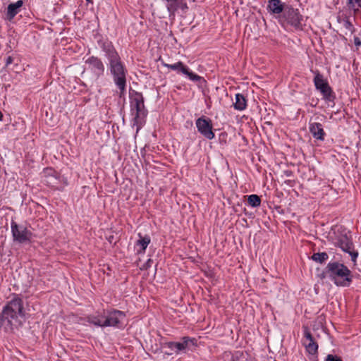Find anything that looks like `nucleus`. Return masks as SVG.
Returning <instances> with one entry per match:
<instances>
[{
	"label": "nucleus",
	"mask_w": 361,
	"mask_h": 361,
	"mask_svg": "<svg viewBox=\"0 0 361 361\" xmlns=\"http://www.w3.org/2000/svg\"><path fill=\"white\" fill-rule=\"evenodd\" d=\"M99 47L104 53L107 60V68L115 85L119 90V97L125 95L126 91L127 68L111 42L100 39L97 42Z\"/></svg>",
	"instance_id": "1"
},
{
	"label": "nucleus",
	"mask_w": 361,
	"mask_h": 361,
	"mask_svg": "<svg viewBox=\"0 0 361 361\" xmlns=\"http://www.w3.org/2000/svg\"><path fill=\"white\" fill-rule=\"evenodd\" d=\"M25 316L22 298L16 294L3 307L0 314V326L6 331H11L21 324V318Z\"/></svg>",
	"instance_id": "2"
},
{
	"label": "nucleus",
	"mask_w": 361,
	"mask_h": 361,
	"mask_svg": "<svg viewBox=\"0 0 361 361\" xmlns=\"http://www.w3.org/2000/svg\"><path fill=\"white\" fill-rule=\"evenodd\" d=\"M324 274L338 287H348L353 279L352 271L343 263L330 262L326 265Z\"/></svg>",
	"instance_id": "3"
},
{
	"label": "nucleus",
	"mask_w": 361,
	"mask_h": 361,
	"mask_svg": "<svg viewBox=\"0 0 361 361\" xmlns=\"http://www.w3.org/2000/svg\"><path fill=\"white\" fill-rule=\"evenodd\" d=\"M130 108L133 125L137 126V131H138L145 123V118L147 114V110L144 104V97L141 92L134 91L130 94Z\"/></svg>",
	"instance_id": "4"
},
{
	"label": "nucleus",
	"mask_w": 361,
	"mask_h": 361,
	"mask_svg": "<svg viewBox=\"0 0 361 361\" xmlns=\"http://www.w3.org/2000/svg\"><path fill=\"white\" fill-rule=\"evenodd\" d=\"M11 229L13 241L18 243H26L32 240L33 233L23 224H18L11 220Z\"/></svg>",
	"instance_id": "5"
},
{
	"label": "nucleus",
	"mask_w": 361,
	"mask_h": 361,
	"mask_svg": "<svg viewBox=\"0 0 361 361\" xmlns=\"http://www.w3.org/2000/svg\"><path fill=\"white\" fill-rule=\"evenodd\" d=\"M103 317L104 327H121V325L126 317V314L118 310H104Z\"/></svg>",
	"instance_id": "6"
},
{
	"label": "nucleus",
	"mask_w": 361,
	"mask_h": 361,
	"mask_svg": "<svg viewBox=\"0 0 361 361\" xmlns=\"http://www.w3.org/2000/svg\"><path fill=\"white\" fill-rule=\"evenodd\" d=\"M283 17L287 23L297 30H302L303 17L298 9L288 7L285 9Z\"/></svg>",
	"instance_id": "7"
},
{
	"label": "nucleus",
	"mask_w": 361,
	"mask_h": 361,
	"mask_svg": "<svg viewBox=\"0 0 361 361\" xmlns=\"http://www.w3.org/2000/svg\"><path fill=\"white\" fill-rule=\"evenodd\" d=\"M198 132L208 140L214 138L215 135L212 130V121L209 118L202 116L195 121Z\"/></svg>",
	"instance_id": "8"
},
{
	"label": "nucleus",
	"mask_w": 361,
	"mask_h": 361,
	"mask_svg": "<svg viewBox=\"0 0 361 361\" xmlns=\"http://www.w3.org/2000/svg\"><path fill=\"white\" fill-rule=\"evenodd\" d=\"M85 63L88 66V69L97 79L104 75L105 67L101 59L92 56L87 59Z\"/></svg>",
	"instance_id": "9"
},
{
	"label": "nucleus",
	"mask_w": 361,
	"mask_h": 361,
	"mask_svg": "<svg viewBox=\"0 0 361 361\" xmlns=\"http://www.w3.org/2000/svg\"><path fill=\"white\" fill-rule=\"evenodd\" d=\"M161 64L162 66L167 67L173 71H177L178 72H180L183 74L186 75L192 81L198 82L203 80L201 76L190 71L188 67L185 66L181 61H178L173 64H169L161 61Z\"/></svg>",
	"instance_id": "10"
},
{
	"label": "nucleus",
	"mask_w": 361,
	"mask_h": 361,
	"mask_svg": "<svg viewBox=\"0 0 361 361\" xmlns=\"http://www.w3.org/2000/svg\"><path fill=\"white\" fill-rule=\"evenodd\" d=\"M338 246L345 252H347L351 257V260L354 265H356L358 252L354 250L352 240L347 236H342L337 242Z\"/></svg>",
	"instance_id": "11"
},
{
	"label": "nucleus",
	"mask_w": 361,
	"mask_h": 361,
	"mask_svg": "<svg viewBox=\"0 0 361 361\" xmlns=\"http://www.w3.org/2000/svg\"><path fill=\"white\" fill-rule=\"evenodd\" d=\"M24 4V0H18L15 3H11L8 5L5 11V19L12 21L15 16L18 14Z\"/></svg>",
	"instance_id": "12"
},
{
	"label": "nucleus",
	"mask_w": 361,
	"mask_h": 361,
	"mask_svg": "<svg viewBox=\"0 0 361 361\" xmlns=\"http://www.w3.org/2000/svg\"><path fill=\"white\" fill-rule=\"evenodd\" d=\"M303 345L309 354L314 355L317 353L318 345L315 342L311 333L307 329H305L304 331Z\"/></svg>",
	"instance_id": "13"
},
{
	"label": "nucleus",
	"mask_w": 361,
	"mask_h": 361,
	"mask_svg": "<svg viewBox=\"0 0 361 361\" xmlns=\"http://www.w3.org/2000/svg\"><path fill=\"white\" fill-rule=\"evenodd\" d=\"M309 130L314 138L321 141L324 140L326 133L322 123L317 122L310 123Z\"/></svg>",
	"instance_id": "14"
},
{
	"label": "nucleus",
	"mask_w": 361,
	"mask_h": 361,
	"mask_svg": "<svg viewBox=\"0 0 361 361\" xmlns=\"http://www.w3.org/2000/svg\"><path fill=\"white\" fill-rule=\"evenodd\" d=\"M192 340L189 337H183L181 342H168L165 345L171 350L178 353L180 351L185 350Z\"/></svg>",
	"instance_id": "15"
},
{
	"label": "nucleus",
	"mask_w": 361,
	"mask_h": 361,
	"mask_svg": "<svg viewBox=\"0 0 361 361\" xmlns=\"http://www.w3.org/2000/svg\"><path fill=\"white\" fill-rule=\"evenodd\" d=\"M284 9L283 4L281 0H269L267 10L274 14L282 13Z\"/></svg>",
	"instance_id": "16"
},
{
	"label": "nucleus",
	"mask_w": 361,
	"mask_h": 361,
	"mask_svg": "<svg viewBox=\"0 0 361 361\" xmlns=\"http://www.w3.org/2000/svg\"><path fill=\"white\" fill-rule=\"evenodd\" d=\"M139 237L140 239L137 240L135 246L137 247V252L140 254L145 252L148 245L150 243L151 239L149 236H142L140 233H139Z\"/></svg>",
	"instance_id": "17"
},
{
	"label": "nucleus",
	"mask_w": 361,
	"mask_h": 361,
	"mask_svg": "<svg viewBox=\"0 0 361 361\" xmlns=\"http://www.w3.org/2000/svg\"><path fill=\"white\" fill-rule=\"evenodd\" d=\"M314 73V84L317 90L321 91L329 85L324 80V76L319 71H316Z\"/></svg>",
	"instance_id": "18"
},
{
	"label": "nucleus",
	"mask_w": 361,
	"mask_h": 361,
	"mask_svg": "<svg viewBox=\"0 0 361 361\" xmlns=\"http://www.w3.org/2000/svg\"><path fill=\"white\" fill-rule=\"evenodd\" d=\"M233 107L238 111H243L247 107V100L243 94L238 93L235 94V102L233 103Z\"/></svg>",
	"instance_id": "19"
},
{
	"label": "nucleus",
	"mask_w": 361,
	"mask_h": 361,
	"mask_svg": "<svg viewBox=\"0 0 361 361\" xmlns=\"http://www.w3.org/2000/svg\"><path fill=\"white\" fill-rule=\"evenodd\" d=\"M319 92H321L322 97L326 102L334 103L336 95L332 88L329 85L328 87H326L324 89L322 90Z\"/></svg>",
	"instance_id": "20"
},
{
	"label": "nucleus",
	"mask_w": 361,
	"mask_h": 361,
	"mask_svg": "<svg viewBox=\"0 0 361 361\" xmlns=\"http://www.w3.org/2000/svg\"><path fill=\"white\" fill-rule=\"evenodd\" d=\"M104 319L103 313L98 315H89L87 317V321L89 323L100 327H104Z\"/></svg>",
	"instance_id": "21"
},
{
	"label": "nucleus",
	"mask_w": 361,
	"mask_h": 361,
	"mask_svg": "<svg viewBox=\"0 0 361 361\" xmlns=\"http://www.w3.org/2000/svg\"><path fill=\"white\" fill-rule=\"evenodd\" d=\"M311 259L319 263H324L329 259V255L326 252H317L314 253L311 257Z\"/></svg>",
	"instance_id": "22"
},
{
	"label": "nucleus",
	"mask_w": 361,
	"mask_h": 361,
	"mask_svg": "<svg viewBox=\"0 0 361 361\" xmlns=\"http://www.w3.org/2000/svg\"><path fill=\"white\" fill-rule=\"evenodd\" d=\"M247 202L252 207H257L261 204V199L257 195H250L247 197Z\"/></svg>",
	"instance_id": "23"
},
{
	"label": "nucleus",
	"mask_w": 361,
	"mask_h": 361,
	"mask_svg": "<svg viewBox=\"0 0 361 361\" xmlns=\"http://www.w3.org/2000/svg\"><path fill=\"white\" fill-rule=\"evenodd\" d=\"M348 6L355 13H359L361 9V0H348Z\"/></svg>",
	"instance_id": "24"
},
{
	"label": "nucleus",
	"mask_w": 361,
	"mask_h": 361,
	"mask_svg": "<svg viewBox=\"0 0 361 361\" xmlns=\"http://www.w3.org/2000/svg\"><path fill=\"white\" fill-rule=\"evenodd\" d=\"M340 23H343V26L350 33L353 34L355 31L354 26L349 20L348 17L344 18L343 20H339Z\"/></svg>",
	"instance_id": "25"
},
{
	"label": "nucleus",
	"mask_w": 361,
	"mask_h": 361,
	"mask_svg": "<svg viewBox=\"0 0 361 361\" xmlns=\"http://www.w3.org/2000/svg\"><path fill=\"white\" fill-rule=\"evenodd\" d=\"M171 4L168 5V10L169 12H175L177 9V6L176 5V1H170Z\"/></svg>",
	"instance_id": "26"
},
{
	"label": "nucleus",
	"mask_w": 361,
	"mask_h": 361,
	"mask_svg": "<svg viewBox=\"0 0 361 361\" xmlns=\"http://www.w3.org/2000/svg\"><path fill=\"white\" fill-rule=\"evenodd\" d=\"M326 361H343L342 359L337 355H328Z\"/></svg>",
	"instance_id": "27"
},
{
	"label": "nucleus",
	"mask_w": 361,
	"mask_h": 361,
	"mask_svg": "<svg viewBox=\"0 0 361 361\" xmlns=\"http://www.w3.org/2000/svg\"><path fill=\"white\" fill-rule=\"evenodd\" d=\"M13 62V58L11 56H8L6 60V67L8 68L9 66V65L11 64Z\"/></svg>",
	"instance_id": "28"
},
{
	"label": "nucleus",
	"mask_w": 361,
	"mask_h": 361,
	"mask_svg": "<svg viewBox=\"0 0 361 361\" xmlns=\"http://www.w3.org/2000/svg\"><path fill=\"white\" fill-rule=\"evenodd\" d=\"M151 263H152V259H148L146 263L144 264V268L145 269H149V267L151 266Z\"/></svg>",
	"instance_id": "29"
},
{
	"label": "nucleus",
	"mask_w": 361,
	"mask_h": 361,
	"mask_svg": "<svg viewBox=\"0 0 361 361\" xmlns=\"http://www.w3.org/2000/svg\"><path fill=\"white\" fill-rule=\"evenodd\" d=\"M354 43L356 46H360L361 45V40L357 37H354Z\"/></svg>",
	"instance_id": "30"
},
{
	"label": "nucleus",
	"mask_w": 361,
	"mask_h": 361,
	"mask_svg": "<svg viewBox=\"0 0 361 361\" xmlns=\"http://www.w3.org/2000/svg\"><path fill=\"white\" fill-rule=\"evenodd\" d=\"M46 172H50V173H52V172H54V171H53V170H52L51 169H47Z\"/></svg>",
	"instance_id": "31"
},
{
	"label": "nucleus",
	"mask_w": 361,
	"mask_h": 361,
	"mask_svg": "<svg viewBox=\"0 0 361 361\" xmlns=\"http://www.w3.org/2000/svg\"><path fill=\"white\" fill-rule=\"evenodd\" d=\"M3 118V114L0 111V121Z\"/></svg>",
	"instance_id": "32"
},
{
	"label": "nucleus",
	"mask_w": 361,
	"mask_h": 361,
	"mask_svg": "<svg viewBox=\"0 0 361 361\" xmlns=\"http://www.w3.org/2000/svg\"><path fill=\"white\" fill-rule=\"evenodd\" d=\"M286 174H287V176H290V172H289V173L286 172Z\"/></svg>",
	"instance_id": "33"
},
{
	"label": "nucleus",
	"mask_w": 361,
	"mask_h": 361,
	"mask_svg": "<svg viewBox=\"0 0 361 361\" xmlns=\"http://www.w3.org/2000/svg\"><path fill=\"white\" fill-rule=\"evenodd\" d=\"M86 1H88V2H91V0H86Z\"/></svg>",
	"instance_id": "34"
}]
</instances>
